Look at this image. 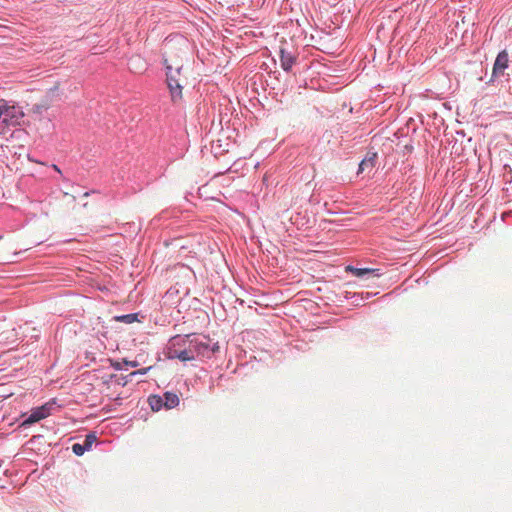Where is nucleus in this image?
Instances as JSON below:
<instances>
[{"mask_svg":"<svg viewBox=\"0 0 512 512\" xmlns=\"http://www.w3.org/2000/svg\"><path fill=\"white\" fill-rule=\"evenodd\" d=\"M164 67L166 70V82L167 86L169 88L172 100L175 101L177 99H180L182 97V85L180 83L179 76L181 74L182 66H178L175 69L172 67L171 64L168 63V61L165 59Z\"/></svg>","mask_w":512,"mask_h":512,"instance_id":"f257e3e1","label":"nucleus"},{"mask_svg":"<svg viewBox=\"0 0 512 512\" xmlns=\"http://www.w3.org/2000/svg\"><path fill=\"white\" fill-rule=\"evenodd\" d=\"M189 338L190 335H187L184 338L180 336L172 338L170 341V346L168 347L167 357L169 359H179L182 362L194 360L195 358L193 352L191 351L190 344L188 345V348L183 350H177L175 348L176 345H185Z\"/></svg>","mask_w":512,"mask_h":512,"instance_id":"f03ea898","label":"nucleus"},{"mask_svg":"<svg viewBox=\"0 0 512 512\" xmlns=\"http://www.w3.org/2000/svg\"><path fill=\"white\" fill-rule=\"evenodd\" d=\"M56 405L55 400L49 401L42 406L33 408L26 419L21 423V427H27L33 423H36L42 419L47 418L52 414V411Z\"/></svg>","mask_w":512,"mask_h":512,"instance_id":"7ed1b4c3","label":"nucleus"},{"mask_svg":"<svg viewBox=\"0 0 512 512\" xmlns=\"http://www.w3.org/2000/svg\"><path fill=\"white\" fill-rule=\"evenodd\" d=\"M191 351L194 354V358L196 357H206L210 358L214 353V348L210 344V339L206 336L202 337H194L192 339H188Z\"/></svg>","mask_w":512,"mask_h":512,"instance_id":"20e7f679","label":"nucleus"},{"mask_svg":"<svg viewBox=\"0 0 512 512\" xmlns=\"http://www.w3.org/2000/svg\"><path fill=\"white\" fill-rule=\"evenodd\" d=\"M24 118V112L20 106L11 105L3 107V120L2 123L6 126L20 125Z\"/></svg>","mask_w":512,"mask_h":512,"instance_id":"39448f33","label":"nucleus"},{"mask_svg":"<svg viewBox=\"0 0 512 512\" xmlns=\"http://www.w3.org/2000/svg\"><path fill=\"white\" fill-rule=\"evenodd\" d=\"M509 66V55L506 50L498 53L493 64L491 80L497 79L504 75L505 70Z\"/></svg>","mask_w":512,"mask_h":512,"instance_id":"423d86ee","label":"nucleus"},{"mask_svg":"<svg viewBox=\"0 0 512 512\" xmlns=\"http://www.w3.org/2000/svg\"><path fill=\"white\" fill-rule=\"evenodd\" d=\"M346 271L361 279L379 278L382 276V272L378 268H357L348 265Z\"/></svg>","mask_w":512,"mask_h":512,"instance_id":"0eeeda50","label":"nucleus"},{"mask_svg":"<svg viewBox=\"0 0 512 512\" xmlns=\"http://www.w3.org/2000/svg\"><path fill=\"white\" fill-rule=\"evenodd\" d=\"M96 435L94 433H88L85 436L83 443H74L72 445V451L77 456H82L86 451L92 448V445L96 441Z\"/></svg>","mask_w":512,"mask_h":512,"instance_id":"6e6552de","label":"nucleus"},{"mask_svg":"<svg viewBox=\"0 0 512 512\" xmlns=\"http://www.w3.org/2000/svg\"><path fill=\"white\" fill-rule=\"evenodd\" d=\"M279 56L281 68L286 72L291 71L297 60L296 55L290 51H287L285 48H280Z\"/></svg>","mask_w":512,"mask_h":512,"instance_id":"1a4fd4ad","label":"nucleus"},{"mask_svg":"<svg viewBox=\"0 0 512 512\" xmlns=\"http://www.w3.org/2000/svg\"><path fill=\"white\" fill-rule=\"evenodd\" d=\"M163 404L166 409H173L180 403V399L177 393L166 391L163 395Z\"/></svg>","mask_w":512,"mask_h":512,"instance_id":"9d476101","label":"nucleus"},{"mask_svg":"<svg viewBox=\"0 0 512 512\" xmlns=\"http://www.w3.org/2000/svg\"><path fill=\"white\" fill-rule=\"evenodd\" d=\"M148 403L153 411H159L164 407L163 397L160 395H150L148 397Z\"/></svg>","mask_w":512,"mask_h":512,"instance_id":"9b49d317","label":"nucleus"},{"mask_svg":"<svg viewBox=\"0 0 512 512\" xmlns=\"http://www.w3.org/2000/svg\"><path fill=\"white\" fill-rule=\"evenodd\" d=\"M374 166H375V157L374 156L369 157V158H364L359 163L357 174L364 172L366 169L371 170V169H373Z\"/></svg>","mask_w":512,"mask_h":512,"instance_id":"f8f14e48","label":"nucleus"},{"mask_svg":"<svg viewBox=\"0 0 512 512\" xmlns=\"http://www.w3.org/2000/svg\"><path fill=\"white\" fill-rule=\"evenodd\" d=\"M116 322H121L125 324H131L138 320L137 313L123 314L114 317Z\"/></svg>","mask_w":512,"mask_h":512,"instance_id":"ddd939ff","label":"nucleus"},{"mask_svg":"<svg viewBox=\"0 0 512 512\" xmlns=\"http://www.w3.org/2000/svg\"><path fill=\"white\" fill-rule=\"evenodd\" d=\"M53 169L61 174V170H60V168L57 165L54 164L53 165Z\"/></svg>","mask_w":512,"mask_h":512,"instance_id":"4468645a","label":"nucleus"},{"mask_svg":"<svg viewBox=\"0 0 512 512\" xmlns=\"http://www.w3.org/2000/svg\"><path fill=\"white\" fill-rule=\"evenodd\" d=\"M0 119L3 120V108L0 107Z\"/></svg>","mask_w":512,"mask_h":512,"instance_id":"2eb2a0df","label":"nucleus"},{"mask_svg":"<svg viewBox=\"0 0 512 512\" xmlns=\"http://www.w3.org/2000/svg\"><path fill=\"white\" fill-rule=\"evenodd\" d=\"M136 373H137V372H134L133 374H136ZM138 373H140V374H145V373H146V370H145V369H143V370L139 371Z\"/></svg>","mask_w":512,"mask_h":512,"instance_id":"dca6fc26","label":"nucleus"}]
</instances>
